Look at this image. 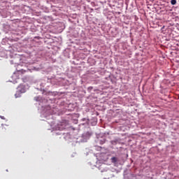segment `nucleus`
I'll return each instance as SVG.
<instances>
[{
    "label": "nucleus",
    "mask_w": 179,
    "mask_h": 179,
    "mask_svg": "<svg viewBox=\"0 0 179 179\" xmlns=\"http://www.w3.org/2000/svg\"><path fill=\"white\" fill-rule=\"evenodd\" d=\"M1 118H2V120H5V117H1Z\"/></svg>",
    "instance_id": "0eeeda50"
},
{
    "label": "nucleus",
    "mask_w": 179,
    "mask_h": 179,
    "mask_svg": "<svg viewBox=\"0 0 179 179\" xmlns=\"http://www.w3.org/2000/svg\"><path fill=\"white\" fill-rule=\"evenodd\" d=\"M8 127L9 126H8L6 124H2L1 129H2L3 132H5V131H6V129H8Z\"/></svg>",
    "instance_id": "7ed1b4c3"
},
{
    "label": "nucleus",
    "mask_w": 179,
    "mask_h": 179,
    "mask_svg": "<svg viewBox=\"0 0 179 179\" xmlns=\"http://www.w3.org/2000/svg\"><path fill=\"white\" fill-rule=\"evenodd\" d=\"M18 90L20 93H24L26 92V88L22 85L18 86Z\"/></svg>",
    "instance_id": "f03ea898"
},
{
    "label": "nucleus",
    "mask_w": 179,
    "mask_h": 179,
    "mask_svg": "<svg viewBox=\"0 0 179 179\" xmlns=\"http://www.w3.org/2000/svg\"><path fill=\"white\" fill-rule=\"evenodd\" d=\"M171 5H176V3H177V1L176 0H171Z\"/></svg>",
    "instance_id": "39448f33"
},
{
    "label": "nucleus",
    "mask_w": 179,
    "mask_h": 179,
    "mask_svg": "<svg viewBox=\"0 0 179 179\" xmlns=\"http://www.w3.org/2000/svg\"><path fill=\"white\" fill-rule=\"evenodd\" d=\"M26 72V71L22 69L20 70L15 73H14L13 74V76H11L12 79H13V83H17L18 80H19V76H20V75H23V73H24Z\"/></svg>",
    "instance_id": "f257e3e1"
},
{
    "label": "nucleus",
    "mask_w": 179,
    "mask_h": 179,
    "mask_svg": "<svg viewBox=\"0 0 179 179\" xmlns=\"http://www.w3.org/2000/svg\"><path fill=\"white\" fill-rule=\"evenodd\" d=\"M27 80H28L27 77H24V78H22V82H24V83L27 82Z\"/></svg>",
    "instance_id": "423d86ee"
},
{
    "label": "nucleus",
    "mask_w": 179,
    "mask_h": 179,
    "mask_svg": "<svg viewBox=\"0 0 179 179\" xmlns=\"http://www.w3.org/2000/svg\"><path fill=\"white\" fill-rule=\"evenodd\" d=\"M110 160L112 163H116L118 161V158L117 157H113Z\"/></svg>",
    "instance_id": "20e7f679"
}]
</instances>
